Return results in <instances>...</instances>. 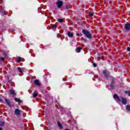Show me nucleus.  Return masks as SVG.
<instances>
[{
	"label": "nucleus",
	"mask_w": 130,
	"mask_h": 130,
	"mask_svg": "<svg viewBox=\"0 0 130 130\" xmlns=\"http://www.w3.org/2000/svg\"><path fill=\"white\" fill-rule=\"evenodd\" d=\"M5 123L4 121H2L0 124V126H3L5 125Z\"/></svg>",
	"instance_id": "5701e85b"
},
{
	"label": "nucleus",
	"mask_w": 130,
	"mask_h": 130,
	"mask_svg": "<svg viewBox=\"0 0 130 130\" xmlns=\"http://www.w3.org/2000/svg\"><path fill=\"white\" fill-rule=\"evenodd\" d=\"M14 100L16 102H23L22 100H20V99L18 98H15Z\"/></svg>",
	"instance_id": "f8f14e48"
},
{
	"label": "nucleus",
	"mask_w": 130,
	"mask_h": 130,
	"mask_svg": "<svg viewBox=\"0 0 130 130\" xmlns=\"http://www.w3.org/2000/svg\"><path fill=\"white\" fill-rule=\"evenodd\" d=\"M38 96V93H37L36 92H34L33 93V97L36 98Z\"/></svg>",
	"instance_id": "2eb2a0df"
},
{
	"label": "nucleus",
	"mask_w": 130,
	"mask_h": 130,
	"mask_svg": "<svg viewBox=\"0 0 130 130\" xmlns=\"http://www.w3.org/2000/svg\"><path fill=\"white\" fill-rule=\"evenodd\" d=\"M114 99H117V101L118 102L121 101L122 104H124V105H126L127 103L126 98H123V97H119L118 95L117 94H114Z\"/></svg>",
	"instance_id": "f257e3e1"
},
{
	"label": "nucleus",
	"mask_w": 130,
	"mask_h": 130,
	"mask_svg": "<svg viewBox=\"0 0 130 130\" xmlns=\"http://www.w3.org/2000/svg\"><path fill=\"white\" fill-rule=\"evenodd\" d=\"M0 130H3L2 127H0Z\"/></svg>",
	"instance_id": "72a5a7b5"
},
{
	"label": "nucleus",
	"mask_w": 130,
	"mask_h": 130,
	"mask_svg": "<svg viewBox=\"0 0 130 130\" xmlns=\"http://www.w3.org/2000/svg\"><path fill=\"white\" fill-rule=\"evenodd\" d=\"M63 5V3L62 1H59V0L57 1V6L58 8H61L62 6Z\"/></svg>",
	"instance_id": "7ed1b4c3"
},
{
	"label": "nucleus",
	"mask_w": 130,
	"mask_h": 130,
	"mask_svg": "<svg viewBox=\"0 0 130 130\" xmlns=\"http://www.w3.org/2000/svg\"><path fill=\"white\" fill-rule=\"evenodd\" d=\"M0 102H3V100L2 98H0Z\"/></svg>",
	"instance_id": "7c9ffc66"
},
{
	"label": "nucleus",
	"mask_w": 130,
	"mask_h": 130,
	"mask_svg": "<svg viewBox=\"0 0 130 130\" xmlns=\"http://www.w3.org/2000/svg\"><path fill=\"white\" fill-rule=\"evenodd\" d=\"M64 130H70V129H64Z\"/></svg>",
	"instance_id": "f704fd0d"
},
{
	"label": "nucleus",
	"mask_w": 130,
	"mask_h": 130,
	"mask_svg": "<svg viewBox=\"0 0 130 130\" xmlns=\"http://www.w3.org/2000/svg\"><path fill=\"white\" fill-rule=\"evenodd\" d=\"M125 30H130V23H126L124 25Z\"/></svg>",
	"instance_id": "0eeeda50"
},
{
	"label": "nucleus",
	"mask_w": 130,
	"mask_h": 130,
	"mask_svg": "<svg viewBox=\"0 0 130 130\" xmlns=\"http://www.w3.org/2000/svg\"><path fill=\"white\" fill-rule=\"evenodd\" d=\"M15 114L17 116L21 115V111L20 109H17L15 110Z\"/></svg>",
	"instance_id": "39448f33"
},
{
	"label": "nucleus",
	"mask_w": 130,
	"mask_h": 130,
	"mask_svg": "<svg viewBox=\"0 0 130 130\" xmlns=\"http://www.w3.org/2000/svg\"><path fill=\"white\" fill-rule=\"evenodd\" d=\"M62 80L63 81H67L66 79H65L64 78H63Z\"/></svg>",
	"instance_id": "2f4dec72"
},
{
	"label": "nucleus",
	"mask_w": 130,
	"mask_h": 130,
	"mask_svg": "<svg viewBox=\"0 0 130 130\" xmlns=\"http://www.w3.org/2000/svg\"><path fill=\"white\" fill-rule=\"evenodd\" d=\"M52 28H53V30L54 31H55V30H56V28H57L56 24H53Z\"/></svg>",
	"instance_id": "4468645a"
},
{
	"label": "nucleus",
	"mask_w": 130,
	"mask_h": 130,
	"mask_svg": "<svg viewBox=\"0 0 130 130\" xmlns=\"http://www.w3.org/2000/svg\"><path fill=\"white\" fill-rule=\"evenodd\" d=\"M84 42H85V43L87 42V38H84Z\"/></svg>",
	"instance_id": "cd10ccee"
},
{
	"label": "nucleus",
	"mask_w": 130,
	"mask_h": 130,
	"mask_svg": "<svg viewBox=\"0 0 130 130\" xmlns=\"http://www.w3.org/2000/svg\"><path fill=\"white\" fill-rule=\"evenodd\" d=\"M126 110L130 111V105H127L126 107Z\"/></svg>",
	"instance_id": "f3484780"
},
{
	"label": "nucleus",
	"mask_w": 130,
	"mask_h": 130,
	"mask_svg": "<svg viewBox=\"0 0 130 130\" xmlns=\"http://www.w3.org/2000/svg\"><path fill=\"white\" fill-rule=\"evenodd\" d=\"M77 35H78L79 36H80L81 35H80V34H77Z\"/></svg>",
	"instance_id": "473e14b6"
},
{
	"label": "nucleus",
	"mask_w": 130,
	"mask_h": 130,
	"mask_svg": "<svg viewBox=\"0 0 130 130\" xmlns=\"http://www.w3.org/2000/svg\"><path fill=\"white\" fill-rule=\"evenodd\" d=\"M57 124H58V127H59L61 129L63 128L62 125L61 124V123H60V122H59V121H57Z\"/></svg>",
	"instance_id": "9b49d317"
},
{
	"label": "nucleus",
	"mask_w": 130,
	"mask_h": 130,
	"mask_svg": "<svg viewBox=\"0 0 130 130\" xmlns=\"http://www.w3.org/2000/svg\"><path fill=\"white\" fill-rule=\"evenodd\" d=\"M93 15H94L93 13H92V12H89V16H90V17H92V16H93Z\"/></svg>",
	"instance_id": "aec40b11"
},
{
	"label": "nucleus",
	"mask_w": 130,
	"mask_h": 130,
	"mask_svg": "<svg viewBox=\"0 0 130 130\" xmlns=\"http://www.w3.org/2000/svg\"><path fill=\"white\" fill-rule=\"evenodd\" d=\"M93 66L94 68H96L97 67L96 63L95 62H93Z\"/></svg>",
	"instance_id": "bb28decb"
},
{
	"label": "nucleus",
	"mask_w": 130,
	"mask_h": 130,
	"mask_svg": "<svg viewBox=\"0 0 130 130\" xmlns=\"http://www.w3.org/2000/svg\"><path fill=\"white\" fill-rule=\"evenodd\" d=\"M10 94L11 95H12V96H15L16 95V92H15L14 90L13 89H10L9 90Z\"/></svg>",
	"instance_id": "20e7f679"
},
{
	"label": "nucleus",
	"mask_w": 130,
	"mask_h": 130,
	"mask_svg": "<svg viewBox=\"0 0 130 130\" xmlns=\"http://www.w3.org/2000/svg\"><path fill=\"white\" fill-rule=\"evenodd\" d=\"M116 83L114 82V81H112L110 84V87L111 89H115L114 85Z\"/></svg>",
	"instance_id": "1a4fd4ad"
},
{
	"label": "nucleus",
	"mask_w": 130,
	"mask_h": 130,
	"mask_svg": "<svg viewBox=\"0 0 130 130\" xmlns=\"http://www.w3.org/2000/svg\"><path fill=\"white\" fill-rule=\"evenodd\" d=\"M5 101L7 103V104L9 106V107H11V104L10 100L9 99H7V98L5 99Z\"/></svg>",
	"instance_id": "6e6552de"
},
{
	"label": "nucleus",
	"mask_w": 130,
	"mask_h": 130,
	"mask_svg": "<svg viewBox=\"0 0 130 130\" xmlns=\"http://www.w3.org/2000/svg\"><path fill=\"white\" fill-rule=\"evenodd\" d=\"M68 35L69 37H73L74 35H73V34H72V32H71V31H68Z\"/></svg>",
	"instance_id": "ddd939ff"
},
{
	"label": "nucleus",
	"mask_w": 130,
	"mask_h": 130,
	"mask_svg": "<svg viewBox=\"0 0 130 130\" xmlns=\"http://www.w3.org/2000/svg\"><path fill=\"white\" fill-rule=\"evenodd\" d=\"M82 33H83L87 38H89V39L92 38V35L90 31H88V30H86V29H83Z\"/></svg>",
	"instance_id": "f03ea898"
},
{
	"label": "nucleus",
	"mask_w": 130,
	"mask_h": 130,
	"mask_svg": "<svg viewBox=\"0 0 130 130\" xmlns=\"http://www.w3.org/2000/svg\"><path fill=\"white\" fill-rule=\"evenodd\" d=\"M21 60V57H19L17 59V62H20Z\"/></svg>",
	"instance_id": "393cba45"
},
{
	"label": "nucleus",
	"mask_w": 130,
	"mask_h": 130,
	"mask_svg": "<svg viewBox=\"0 0 130 130\" xmlns=\"http://www.w3.org/2000/svg\"><path fill=\"white\" fill-rule=\"evenodd\" d=\"M125 94H127L128 96H130V91H125Z\"/></svg>",
	"instance_id": "412c9836"
},
{
	"label": "nucleus",
	"mask_w": 130,
	"mask_h": 130,
	"mask_svg": "<svg viewBox=\"0 0 130 130\" xmlns=\"http://www.w3.org/2000/svg\"><path fill=\"white\" fill-rule=\"evenodd\" d=\"M34 83H35V85H37V86H39V87L41 86V84H40V83H39V80H37V79L35 80L34 81Z\"/></svg>",
	"instance_id": "9d476101"
},
{
	"label": "nucleus",
	"mask_w": 130,
	"mask_h": 130,
	"mask_svg": "<svg viewBox=\"0 0 130 130\" xmlns=\"http://www.w3.org/2000/svg\"><path fill=\"white\" fill-rule=\"evenodd\" d=\"M81 49H82V47H79L77 48V50L78 52H80Z\"/></svg>",
	"instance_id": "dca6fc26"
},
{
	"label": "nucleus",
	"mask_w": 130,
	"mask_h": 130,
	"mask_svg": "<svg viewBox=\"0 0 130 130\" xmlns=\"http://www.w3.org/2000/svg\"><path fill=\"white\" fill-rule=\"evenodd\" d=\"M58 22L60 23L63 22V19H62V18H60V19H58Z\"/></svg>",
	"instance_id": "b1692460"
},
{
	"label": "nucleus",
	"mask_w": 130,
	"mask_h": 130,
	"mask_svg": "<svg viewBox=\"0 0 130 130\" xmlns=\"http://www.w3.org/2000/svg\"><path fill=\"white\" fill-rule=\"evenodd\" d=\"M3 54L4 55H5V56H8V54L6 51H3Z\"/></svg>",
	"instance_id": "6ab92c4d"
},
{
	"label": "nucleus",
	"mask_w": 130,
	"mask_h": 130,
	"mask_svg": "<svg viewBox=\"0 0 130 130\" xmlns=\"http://www.w3.org/2000/svg\"><path fill=\"white\" fill-rule=\"evenodd\" d=\"M103 73L104 75H105V77H106V78H109V73L108 72H107V71H106V70H104Z\"/></svg>",
	"instance_id": "423d86ee"
},
{
	"label": "nucleus",
	"mask_w": 130,
	"mask_h": 130,
	"mask_svg": "<svg viewBox=\"0 0 130 130\" xmlns=\"http://www.w3.org/2000/svg\"><path fill=\"white\" fill-rule=\"evenodd\" d=\"M127 51H130V47H127Z\"/></svg>",
	"instance_id": "c85d7f7f"
},
{
	"label": "nucleus",
	"mask_w": 130,
	"mask_h": 130,
	"mask_svg": "<svg viewBox=\"0 0 130 130\" xmlns=\"http://www.w3.org/2000/svg\"><path fill=\"white\" fill-rule=\"evenodd\" d=\"M17 69L18 70V71H19L20 73H23V71L22 69H21V68H17Z\"/></svg>",
	"instance_id": "4be33fe9"
},
{
	"label": "nucleus",
	"mask_w": 130,
	"mask_h": 130,
	"mask_svg": "<svg viewBox=\"0 0 130 130\" xmlns=\"http://www.w3.org/2000/svg\"><path fill=\"white\" fill-rule=\"evenodd\" d=\"M0 59L1 60H2L3 61H5V57H4V56H1L0 57Z\"/></svg>",
	"instance_id": "a211bd4d"
},
{
	"label": "nucleus",
	"mask_w": 130,
	"mask_h": 130,
	"mask_svg": "<svg viewBox=\"0 0 130 130\" xmlns=\"http://www.w3.org/2000/svg\"><path fill=\"white\" fill-rule=\"evenodd\" d=\"M60 36H61V35H57V37H58V38H60Z\"/></svg>",
	"instance_id": "c756f323"
},
{
	"label": "nucleus",
	"mask_w": 130,
	"mask_h": 130,
	"mask_svg": "<svg viewBox=\"0 0 130 130\" xmlns=\"http://www.w3.org/2000/svg\"><path fill=\"white\" fill-rule=\"evenodd\" d=\"M70 8V6H69V5H67L66 6V9H69Z\"/></svg>",
	"instance_id": "a878e982"
}]
</instances>
